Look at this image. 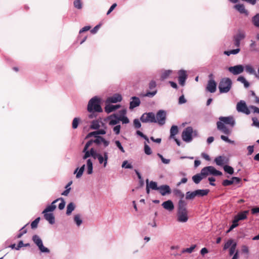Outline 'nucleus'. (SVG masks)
<instances>
[{
    "label": "nucleus",
    "instance_id": "45",
    "mask_svg": "<svg viewBox=\"0 0 259 259\" xmlns=\"http://www.w3.org/2000/svg\"><path fill=\"white\" fill-rule=\"evenodd\" d=\"M250 43L249 44V49H250V51H251V52L257 51V50L256 49L257 44H256V42L253 39H251L250 40Z\"/></svg>",
    "mask_w": 259,
    "mask_h": 259
},
{
    "label": "nucleus",
    "instance_id": "54",
    "mask_svg": "<svg viewBox=\"0 0 259 259\" xmlns=\"http://www.w3.org/2000/svg\"><path fill=\"white\" fill-rule=\"evenodd\" d=\"M58 199H59V200H61V202L59 204L58 208L59 209L62 210L65 207V202L64 199L62 198H58Z\"/></svg>",
    "mask_w": 259,
    "mask_h": 259
},
{
    "label": "nucleus",
    "instance_id": "2",
    "mask_svg": "<svg viewBox=\"0 0 259 259\" xmlns=\"http://www.w3.org/2000/svg\"><path fill=\"white\" fill-rule=\"evenodd\" d=\"M106 132L105 129H100L97 131L89 133L87 136V138H90L94 136L95 139L90 140L89 142H91V145L94 143L97 145H100L101 144H103L105 147H107L109 145V141L105 140L103 137L99 136V135H105Z\"/></svg>",
    "mask_w": 259,
    "mask_h": 259
},
{
    "label": "nucleus",
    "instance_id": "4",
    "mask_svg": "<svg viewBox=\"0 0 259 259\" xmlns=\"http://www.w3.org/2000/svg\"><path fill=\"white\" fill-rule=\"evenodd\" d=\"M87 110L89 112H102V109L100 105L99 98L97 97L92 98L88 103Z\"/></svg>",
    "mask_w": 259,
    "mask_h": 259
},
{
    "label": "nucleus",
    "instance_id": "37",
    "mask_svg": "<svg viewBox=\"0 0 259 259\" xmlns=\"http://www.w3.org/2000/svg\"><path fill=\"white\" fill-rule=\"evenodd\" d=\"M75 205L73 202L69 203L67 206L66 214L69 215L74 210Z\"/></svg>",
    "mask_w": 259,
    "mask_h": 259
},
{
    "label": "nucleus",
    "instance_id": "60",
    "mask_svg": "<svg viewBox=\"0 0 259 259\" xmlns=\"http://www.w3.org/2000/svg\"><path fill=\"white\" fill-rule=\"evenodd\" d=\"M121 126L120 125H117L113 128V132L116 135H118L120 133Z\"/></svg>",
    "mask_w": 259,
    "mask_h": 259
},
{
    "label": "nucleus",
    "instance_id": "13",
    "mask_svg": "<svg viewBox=\"0 0 259 259\" xmlns=\"http://www.w3.org/2000/svg\"><path fill=\"white\" fill-rule=\"evenodd\" d=\"M208 77L209 80L208 81L206 90L210 93H214L216 91L217 83L213 79V74H209Z\"/></svg>",
    "mask_w": 259,
    "mask_h": 259
},
{
    "label": "nucleus",
    "instance_id": "12",
    "mask_svg": "<svg viewBox=\"0 0 259 259\" xmlns=\"http://www.w3.org/2000/svg\"><path fill=\"white\" fill-rule=\"evenodd\" d=\"M249 109V108L247 107L245 102L243 100L240 101L237 104L236 109L239 112H242L248 115L250 113Z\"/></svg>",
    "mask_w": 259,
    "mask_h": 259
},
{
    "label": "nucleus",
    "instance_id": "25",
    "mask_svg": "<svg viewBox=\"0 0 259 259\" xmlns=\"http://www.w3.org/2000/svg\"><path fill=\"white\" fill-rule=\"evenodd\" d=\"M85 164L82 165L80 168L77 167L74 171V174L75 175L76 179H79L81 177L84 170Z\"/></svg>",
    "mask_w": 259,
    "mask_h": 259
},
{
    "label": "nucleus",
    "instance_id": "32",
    "mask_svg": "<svg viewBox=\"0 0 259 259\" xmlns=\"http://www.w3.org/2000/svg\"><path fill=\"white\" fill-rule=\"evenodd\" d=\"M234 8L241 14H245L246 15H248L247 11L245 10L244 6L242 4L236 5L234 6Z\"/></svg>",
    "mask_w": 259,
    "mask_h": 259
},
{
    "label": "nucleus",
    "instance_id": "30",
    "mask_svg": "<svg viewBox=\"0 0 259 259\" xmlns=\"http://www.w3.org/2000/svg\"><path fill=\"white\" fill-rule=\"evenodd\" d=\"M209 191L208 189H198L195 190L197 197H202L206 196L208 194Z\"/></svg>",
    "mask_w": 259,
    "mask_h": 259
},
{
    "label": "nucleus",
    "instance_id": "56",
    "mask_svg": "<svg viewBox=\"0 0 259 259\" xmlns=\"http://www.w3.org/2000/svg\"><path fill=\"white\" fill-rule=\"evenodd\" d=\"M40 218H37L34 221H33L31 224V227L32 229L36 228L39 222Z\"/></svg>",
    "mask_w": 259,
    "mask_h": 259
},
{
    "label": "nucleus",
    "instance_id": "24",
    "mask_svg": "<svg viewBox=\"0 0 259 259\" xmlns=\"http://www.w3.org/2000/svg\"><path fill=\"white\" fill-rule=\"evenodd\" d=\"M217 127L220 131H222L225 134L228 135L231 133V131L222 121H218L217 122Z\"/></svg>",
    "mask_w": 259,
    "mask_h": 259
},
{
    "label": "nucleus",
    "instance_id": "31",
    "mask_svg": "<svg viewBox=\"0 0 259 259\" xmlns=\"http://www.w3.org/2000/svg\"><path fill=\"white\" fill-rule=\"evenodd\" d=\"M146 185L148 186L152 190H158V187L157 186V183L154 181H150L149 182L148 179H147L146 181Z\"/></svg>",
    "mask_w": 259,
    "mask_h": 259
},
{
    "label": "nucleus",
    "instance_id": "62",
    "mask_svg": "<svg viewBox=\"0 0 259 259\" xmlns=\"http://www.w3.org/2000/svg\"><path fill=\"white\" fill-rule=\"evenodd\" d=\"M186 102H187V100L185 98L184 95H182L180 97V98L179 99V104H184V103H186Z\"/></svg>",
    "mask_w": 259,
    "mask_h": 259
},
{
    "label": "nucleus",
    "instance_id": "40",
    "mask_svg": "<svg viewBox=\"0 0 259 259\" xmlns=\"http://www.w3.org/2000/svg\"><path fill=\"white\" fill-rule=\"evenodd\" d=\"M197 196L195 191H188L186 193V199L187 200H193Z\"/></svg>",
    "mask_w": 259,
    "mask_h": 259
},
{
    "label": "nucleus",
    "instance_id": "3",
    "mask_svg": "<svg viewBox=\"0 0 259 259\" xmlns=\"http://www.w3.org/2000/svg\"><path fill=\"white\" fill-rule=\"evenodd\" d=\"M187 203L182 200L178 202L177 212V221L180 223H184L188 221V211L187 209Z\"/></svg>",
    "mask_w": 259,
    "mask_h": 259
},
{
    "label": "nucleus",
    "instance_id": "43",
    "mask_svg": "<svg viewBox=\"0 0 259 259\" xmlns=\"http://www.w3.org/2000/svg\"><path fill=\"white\" fill-rule=\"evenodd\" d=\"M238 48L234 50H232L230 51H226L224 52V54L230 56V55L233 54L236 55L239 53L240 51V49L239 48V47H237Z\"/></svg>",
    "mask_w": 259,
    "mask_h": 259
},
{
    "label": "nucleus",
    "instance_id": "55",
    "mask_svg": "<svg viewBox=\"0 0 259 259\" xmlns=\"http://www.w3.org/2000/svg\"><path fill=\"white\" fill-rule=\"evenodd\" d=\"M236 246H237L236 243H233V245L231 246L230 250H229V254L230 255H233L235 253Z\"/></svg>",
    "mask_w": 259,
    "mask_h": 259
},
{
    "label": "nucleus",
    "instance_id": "18",
    "mask_svg": "<svg viewBox=\"0 0 259 259\" xmlns=\"http://www.w3.org/2000/svg\"><path fill=\"white\" fill-rule=\"evenodd\" d=\"M178 74L179 83L182 86H184L185 83V81L187 78V72L184 70H180L178 72Z\"/></svg>",
    "mask_w": 259,
    "mask_h": 259
},
{
    "label": "nucleus",
    "instance_id": "52",
    "mask_svg": "<svg viewBox=\"0 0 259 259\" xmlns=\"http://www.w3.org/2000/svg\"><path fill=\"white\" fill-rule=\"evenodd\" d=\"M157 155L161 159V161L163 163L167 164L170 162V159L164 158L161 154L158 153Z\"/></svg>",
    "mask_w": 259,
    "mask_h": 259
},
{
    "label": "nucleus",
    "instance_id": "36",
    "mask_svg": "<svg viewBox=\"0 0 259 259\" xmlns=\"http://www.w3.org/2000/svg\"><path fill=\"white\" fill-rule=\"evenodd\" d=\"M178 133V128L176 125H172L170 130V137L171 138H175V136Z\"/></svg>",
    "mask_w": 259,
    "mask_h": 259
},
{
    "label": "nucleus",
    "instance_id": "15",
    "mask_svg": "<svg viewBox=\"0 0 259 259\" xmlns=\"http://www.w3.org/2000/svg\"><path fill=\"white\" fill-rule=\"evenodd\" d=\"M228 70L233 75H238L244 71V66L242 65H237L228 68Z\"/></svg>",
    "mask_w": 259,
    "mask_h": 259
},
{
    "label": "nucleus",
    "instance_id": "26",
    "mask_svg": "<svg viewBox=\"0 0 259 259\" xmlns=\"http://www.w3.org/2000/svg\"><path fill=\"white\" fill-rule=\"evenodd\" d=\"M248 210L241 211L236 215L234 218L237 219L238 222L245 220L247 218V214H248Z\"/></svg>",
    "mask_w": 259,
    "mask_h": 259
},
{
    "label": "nucleus",
    "instance_id": "41",
    "mask_svg": "<svg viewBox=\"0 0 259 259\" xmlns=\"http://www.w3.org/2000/svg\"><path fill=\"white\" fill-rule=\"evenodd\" d=\"M172 71L171 70H166L163 71L161 75V78L162 80L168 78L169 75L172 73Z\"/></svg>",
    "mask_w": 259,
    "mask_h": 259
},
{
    "label": "nucleus",
    "instance_id": "17",
    "mask_svg": "<svg viewBox=\"0 0 259 259\" xmlns=\"http://www.w3.org/2000/svg\"><path fill=\"white\" fill-rule=\"evenodd\" d=\"M106 120L108 122L110 125H114L119 122L117 114H113L107 117Z\"/></svg>",
    "mask_w": 259,
    "mask_h": 259
},
{
    "label": "nucleus",
    "instance_id": "49",
    "mask_svg": "<svg viewBox=\"0 0 259 259\" xmlns=\"http://www.w3.org/2000/svg\"><path fill=\"white\" fill-rule=\"evenodd\" d=\"M235 243V242H234V241L232 239H230L226 243H225V244H224V250H226L227 249H228V248H229L230 247H231V246L233 245V243Z\"/></svg>",
    "mask_w": 259,
    "mask_h": 259
},
{
    "label": "nucleus",
    "instance_id": "21",
    "mask_svg": "<svg viewBox=\"0 0 259 259\" xmlns=\"http://www.w3.org/2000/svg\"><path fill=\"white\" fill-rule=\"evenodd\" d=\"M120 107V105H112L111 103H106L105 111L107 113H111Z\"/></svg>",
    "mask_w": 259,
    "mask_h": 259
},
{
    "label": "nucleus",
    "instance_id": "63",
    "mask_svg": "<svg viewBox=\"0 0 259 259\" xmlns=\"http://www.w3.org/2000/svg\"><path fill=\"white\" fill-rule=\"evenodd\" d=\"M126 114V110L125 109L120 110L118 112V117H124Z\"/></svg>",
    "mask_w": 259,
    "mask_h": 259
},
{
    "label": "nucleus",
    "instance_id": "22",
    "mask_svg": "<svg viewBox=\"0 0 259 259\" xmlns=\"http://www.w3.org/2000/svg\"><path fill=\"white\" fill-rule=\"evenodd\" d=\"M140 103L141 102L139 98L136 97H133L131 98L129 108L131 110H132L134 108L139 106L140 104Z\"/></svg>",
    "mask_w": 259,
    "mask_h": 259
},
{
    "label": "nucleus",
    "instance_id": "8",
    "mask_svg": "<svg viewBox=\"0 0 259 259\" xmlns=\"http://www.w3.org/2000/svg\"><path fill=\"white\" fill-rule=\"evenodd\" d=\"M32 240L38 247L39 250L41 252L47 253H50V249L44 246L42 240L38 235H33L32 236Z\"/></svg>",
    "mask_w": 259,
    "mask_h": 259
},
{
    "label": "nucleus",
    "instance_id": "10",
    "mask_svg": "<svg viewBox=\"0 0 259 259\" xmlns=\"http://www.w3.org/2000/svg\"><path fill=\"white\" fill-rule=\"evenodd\" d=\"M246 34L243 30H238L236 34L233 37L235 46L237 47H239L241 44V41L245 39Z\"/></svg>",
    "mask_w": 259,
    "mask_h": 259
},
{
    "label": "nucleus",
    "instance_id": "20",
    "mask_svg": "<svg viewBox=\"0 0 259 259\" xmlns=\"http://www.w3.org/2000/svg\"><path fill=\"white\" fill-rule=\"evenodd\" d=\"M219 121H222L225 125L229 124L232 126L235 124V120L232 117H220Z\"/></svg>",
    "mask_w": 259,
    "mask_h": 259
},
{
    "label": "nucleus",
    "instance_id": "57",
    "mask_svg": "<svg viewBox=\"0 0 259 259\" xmlns=\"http://www.w3.org/2000/svg\"><path fill=\"white\" fill-rule=\"evenodd\" d=\"M221 138L222 140L226 142H228L229 143H231V144H234V141H232L231 140H230L227 137L225 136H223V135H222L221 136Z\"/></svg>",
    "mask_w": 259,
    "mask_h": 259
},
{
    "label": "nucleus",
    "instance_id": "61",
    "mask_svg": "<svg viewBox=\"0 0 259 259\" xmlns=\"http://www.w3.org/2000/svg\"><path fill=\"white\" fill-rule=\"evenodd\" d=\"M238 220L234 218L232 222V225L231 226V229H233L237 227L238 226Z\"/></svg>",
    "mask_w": 259,
    "mask_h": 259
},
{
    "label": "nucleus",
    "instance_id": "48",
    "mask_svg": "<svg viewBox=\"0 0 259 259\" xmlns=\"http://www.w3.org/2000/svg\"><path fill=\"white\" fill-rule=\"evenodd\" d=\"M224 169L226 172L230 175H232L234 172L233 168L231 166L229 165L224 166Z\"/></svg>",
    "mask_w": 259,
    "mask_h": 259
},
{
    "label": "nucleus",
    "instance_id": "42",
    "mask_svg": "<svg viewBox=\"0 0 259 259\" xmlns=\"http://www.w3.org/2000/svg\"><path fill=\"white\" fill-rule=\"evenodd\" d=\"M237 81L242 83L244 84L245 88H247L249 86V82L246 80V79L242 76L238 77Z\"/></svg>",
    "mask_w": 259,
    "mask_h": 259
},
{
    "label": "nucleus",
    "instance_id": "16",
    "mask_svg": "<svg viewBox=\"0 0 259 259\" xmlns=\"http://www.w3.org/2000/svg\"><path fill=\"white\" fill-rule=\"evenodd\" d=\"M122 99V98L120 94H115L106 99V103H116L121 101Z\"/></svg>",
    "mask_w": 259,
    "mask_h": 259
},
{
    "label": "nucleus",
    "instance_id": "14",
    "mask_svg": "<svg viewBox=\"0 0 259 259\" xmlns=\"http://www.w3.org/2000/svg\"><path fill=\"white\" fill-rule=\"evenodd\" d=\"M156 122L159 125H162L165 123L166 118V112L164 110H159L155 116Z\"/></svg>",
    "mask_w": 259,
    "mask_h": 259
},
{
    "label": "nucleus",
    "instance_id": "53",
    "mask_svg": "<svg viewBox=\"0 0 259 259\" xmlns=\"http://www.w3.org/2000/svg\"><path fill=\"white\" fill-rule=\"evenodd\" d=\"M144 152L147 155H150L152 153V151L150 147L146 144L144 145Z\"/></svg>",
    "mask_w": 259,
    "mask_h": 259
},
{
    "label": "nucleus",
    "instance_id": "9",
    "mask_svg": "<svg viewBox=\"0 0 259 259\" xmlns=\"http://www.w3.org/2000/svg\"><path fill=\"white\" fill-rule=\"evenodd\" d=\"M94 159H97L100 164L103 165L104 167H106L108 164L109 153L107 151L98 153Z\"/></svg>",
    "mask_w": 259,
    "mask_h": 259
},
{
    "label": "nucleus",
    "instance_id": "7",
    "mask_svg": "<svg viewBox=\"0 0 259 259\" xmlns=\"http://www.w3.org/2000/svg\"><path fill=\"white\" fill-rule=\"evenodd\" d=\"M201 174L203 175V176L205 177H206L209 175L221 176L222 172L216 169L213 166H208L204 167L201 169Z\"/></svg>",
    "mask_w": 259,
    "mask_h": 259
},
{
    "label": "nucleus",
    "instance_id": "23",
    "mask_svg": "<svg viewBox=\"0 0 259 259\" xmlns=\"http://www.w3.org/2000/svg\"><path fill=\"white\" fill-rule=\"evenodd\" d=\"M162 207L169 211H172L174 209V205L171 200H168L162 203Z\"/></svg>",
    "mask_w": 259,
    "mask_h": 259
},
{
    "label": "nucleus",
    "instance_id": "58",
    "mask_svg": "<svg viewBox=\"0 0 259 259\" xmlns=\"http://www.w3.org/2000/svg\"><path fill=\"white\" fill-rule=\"evenodd\" d=\"M119 121H121L122 123L125 124L128 123L130 121L128 118L126 116L124 117H119Z\"/></svg>",
    "mask_w": 259,
    "mask_h": 259
},
{
    "label": "nucleus",
    "instance_id": "39",
    "mask_svg": "<svg viewBox=\"0 0 259 259\" xmlns=\"http://www.w3.org/2000/svg\"><path fill=\"white\" fill-rule=\"evenodd\" d=\"M174 193L175 194V195L180 198V200L179 201L182 200L183 201H185L184 200L185 195L180 190L177 189H175L174 190Z\"/></svg>",
    "mask_w": 259,
    "mask_h": 259
},
{
    "label": "nucleus",
    "instance_id": "29",
    "mask_svg": "<svg viewBox=\"0 0 259 259\" xmlns=\"http://www.w3.org/2000/svg\"><path fill=\"white\" fill-rule=\"evenodd\" d=\"M205 178L203 175L201 174V171L200 174H196L192 177V180L195 184H198L204 178Z\"/></svg>",
    "mask_w": 259,
    "mask_h": 259
},
{
    "label": "nucleus",
    "instance_id": "44",
    "mask_svg": "<svg viewBox=\"0 0 259 259\" xmlns=\"http://www.w3.org/2000/svg\"><path fill=\"white\" fill-rule=\"evenodd\" d=\"M252 22L255 27L259 28V14H257L252 17Z\"/></svg>",
    "mask_w": 259,
    "mask_h": 259
},
{
    "label": "nucleus",
    "instance_id": "51",
    "mask_svg": "<svg viewBox=\"0 0 259 259\" xmlns=\"http://www.w3.org/2000/svg\"><path fill=\"white\" fill-rule=\"evenodd\" d=\"M73 5L76 9H81L82 8V3L80 0H75L73 2Z\"/></svg>",
    "mask_w": 259,
    "mask_h": 259
},
{
    "label": "nucleus",
    "instance_id": "27",
    "mask_svg": "<svg viewBox=\"0 0 259 259\" xmlns=\"http://www.w3.org/2000/svg\"><path fill=\"white\" fill-rule=\"evenodd\" d=\"M59 201V199H56L52 202L51 205L48 206L46 209L42 211V213L52 212L56 208L55 203Z\"/></svg>",
    "mask_w": 259,
    "mask_h": 259
},
{
    "label": "nucleus",
    "instance_id": "46",
    "mask_svg": "<svg viewBox=\"0 0 259 259\" xmlns=\"http://www.w3.org/2000/svg\"><path fill=\"white\" fill-rule=\"evenodd\" d=\"M114 143L116 147L122 152L124 153L125 150L121 143V142L118 140L114 141Z\"/></svg>",
    "mask_w": 259,
    "mask_h": 259
},
{
    "label": "nucleus",
    "instance_id": "6",
    "mask_svg": "<svg viewBox=\"0 0 259 259\" xmlns=\"http://www.w3.org/2000/svg\"><path fill=\"white\" fill-rule=\"evenodd\" d=\"M196 135V131H193L192 127H186L182 133V140L187 143L192 141L193 136Z\"/></svg>",
    "mask_w": 259,
    "mask_h": 259
},
{
    "label": "nucleus",
    "instance_id": "59",
    "mask_svg": "<svg viewBox=\"0 0 259 259\" xmlns=\"http://www.w3.org/2000/svg\"><path fill=\"white\" fill-rule=\"evenodd\" d=\"M134 124L136 128H139L141 126V122L138 119H134Z\"/></svg>",
    "mask_w": 259,
    "mask_h": 259
},
{
    "label": "nucleus",
    "instance_id": "33",
    "mask_svg": "<svg viewBox=\"0 0 259 259\" xmlns=\"http://www.w3.org/2000/svg\"><path fill=\"white\" fill-rule=\"evenodd\" d=\"M73 220L77 227H79L83 222L81 216L79 214H75L74 216Z\"/></svg>",
    "mask_w": 259,
    "mask_h": 259
},
{
    "label": "nucleus",
    "instance_id": "64",
    "mask_svg": "<svg viewBox=\"0 0 259 259\" xmlns=\"http://www.w3.org/2000/svg\"><path fill=\"white\" fill-rule=\"evenodd\" d=\"M233 183H234V181H231V180H225L223 181V185L225 186H229V185H232Z\"/></svg>",
    "mask_w": 259,
    "mask_h": 259
},
{
    "label": "nucleus",
    "instance_id": "47",
    "mask_svg": "<svg viewBox=\"0 0 259 259\" xmlns=\"http://www.w3.org/2000/svg\"><path fill=\"white\" fill-rule=\"evenodd\" d=\"M121 167L124 168L131 169L133 168V165L131 163H128L127 160H124L122 163Z\"/></svg>",
    "mask_w": 259,
    "mask_h": 259
},
{
    "label": "nucleus",
    "instance_id": "19",
    "mask_svg": "<svg viewBox=\"0 0 259 259\" xmlns=\"http://www.w3.org/2000/svg\"><path fill=\"white\" fill-rule=\"evenodd\" d=\"M158 190L162 196H165L171 193L170 188L167 185H163L159 186Z\"/></svg>",
    "mask_w": 259,
    "mask_h": 259
},
{
    "label": "nucleus",
    "instance_id": "38",
    "mask_svg": "<svg viewBox=\"0 0 259 259\" xmlns=\"http://www.w3.org/2000/svg\"><path fill=\"white\" fill-rule=\"evenodd\" d=\"M225 158L224 157L220 156L215 158L214 161L218 165L222 166L225 163Z\"/></svg>",
    "mask_w": 259,
    "mask_h": 259
},
{
    "label": "nucleus",
    "instance_id": "34",
    "mask_svg": "<svg viewBox=\"0 0 259 259\" xmlns=\"http://www.w3.org/2000/svg\"><path fill=\"white\" fill-rule=\"evenodd\" d=\"M244 69L245 70L247 73L250 74H253L254 76L255 75L256 72L251 65H246L245 66H244Z\"/></svg>",
    "mask_w": 259,
    "mask_h": 259
},
{
    "label": "nucleus",
    "instance_id": "1",
    "mask_svg": "<svg viewBox=\"0 0 259 259\" xmlns=\"http://www.w3.org/2000/svg\"><path fill=\"white\" fill-rule=\"evenodd\" d=\"M91 145V142H88L85 144L82 151L84 154L82 156V159H87V173L88 175H91L93 172V163L92 159L90 158V157L91 156L94 159L98 153L94 148H91L89 150V148Z\"/></svg>",
    "mask_w": 259,
    "mask_h": 259
},
{
    "label": "nucleus",
    "instance_id": "35",
    "mask_svg": "<svg viewBox=\"0 0 259 259\" xmlns=\"http://www.w3.org/2000/svg\"><path fill=\"white\" fill-rule=\"evenodd\" d=\"M100 124H103V122L98 120H93L91 124V128L92 129L97 130L101 126Z\"/></svg>",
    "mask_w": 259,
    "mask_h": 259
},
{
    "label": "nucleus",
    "instance_id": "5",
    "mask_svg": "<svg viewBox=\"0 0 259 259\" xmlns=\"http://www.w3.org/2000/svg\"><path fill=\"white\" fill-rule=\"evenodd\" d=\"M232 87V81L229 78H222L219 83V89L221 93H228Z\"/></svg>",
    "mask_w": 259,
    "mask_h": 259
},
{
    "label": "nucleus",
    "instance_id": "50",
    "mask_svg": "<svg viewBox=\"0 0 259 259\" xmlns=\"http://www.w3.org/2000/svg\"><path fill=\"white\" fill-rule=\"evenodd\" d=\"M80 121V119L77 117H75L72 121V128L75 129L77 127L78 123Z\"/></svg>",
    "mask_w": 259,
    "mask_h": 259
},
{
    "label": "nucleus",
    "instance_id": "28",
    "mask_svg": "<svg viewBox=\"0 0 259 259\" xmlns=\"http://www.w3.org/2000/svg\"><path fill=\"white\" fill-rule=\"evenodd\" d=\"M44 214L45 219L51 224L55 223V217L52 212L42 213Z\"/></svg>",
    "mask_w": 259,
    "mask_h": 259
},
{
    "label": "nucleus",
    "instance_id": "11",
    "mask_svg": "<svg viewBox=\"0 0 259 259\" xmlns=\"http://www.w3.org/2000/svg\"><path fill=\"white\" fill-rule=\"evenodd\" d=\"M143 122H156V119L154 113L152 112L144 113L140 118Z\"/></svg>",
    "mask_w": 259,
    "mask_h": 259
}]
</instances>
